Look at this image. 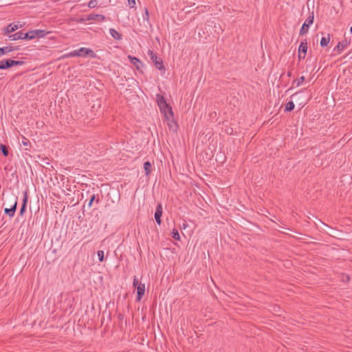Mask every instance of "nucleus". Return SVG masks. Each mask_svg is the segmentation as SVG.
<instances>
[{"label":"nucleus","mask_w":352,"mask_h":352,"mask_svg":"<svg viewBox=\"0 0 352 352\" xmlns=\"http://www.w3.org/2000/svg\"><path fill=\"white\" fill-rule=\"evenodd\" d=\"M305 56H306V54H303V53H300V52H298V58H299L300 59H303V58H305Z\"/></svg>","instance_id":"32"},{"label":"nucleus","mask_w":352,"mask_h":352,"mask_svg":"<svg viewBox=\"0 0 352 352\" xmlns=\"http://www.w3.org/2000/svg\"><path fill=\"white\" fill-rule=\"evenodd\" d=\"M307 51V41L305 40L300 43V45L298 47V52L303 53V54H306Z\"/></svg>","instance_id":"13"},{"label":"nucleus","mask_w":352,"mask_h":352,"mask_svg":"<svg viewBox=\"0 0 352 352\" xmlns=\"http://www.w3.org/2000/svg\"><path fill=\"white\" fill-rule=\"evenodd\" d=\"M314 19V12H312L303 23L300 30V35H304L308 32L309 27L313 23Z\"/></svg>","instance_id":"4"},{"label":"nucleus","mask_w":352,"mask_h":352,"mask_svg":"<svg viewBox=\"0 0 352 352\" xmlns=\"http://www.w3.org/2000/svg\"><path fill=\"white\" fill-rule=\"evenodd\" d=\"M128 58L129 59L131 63L137 69H140L142 63L138 58L133 57L132 56H128Z\"/></svg>","instance_id":"8"},{"label":"nucleus","mask_w":352,"mask_h":352,"mask_svg":"<svg viewBox=\"0 0 352 352\" xmlns=\"http://www.w3.org/2000/svg\"><path fill=\"white\" fill-rule=\"evenodd\" d=\"M105 19V16L102 14H89L87 16L85 19H81V21L87 20V21H102Z\"/></svg>","instance_id":"5"},{"label":"nucleus","mask_w":352,"mask_h":352,"mask_svg":"<svg viewBox=\"0 0 352 352\" xmlns=\"http://www.w3.org/2000/svg\"><path fill=\"white\" fill-rule=\"evenodd\" d=\"M329 41H330V35H329V34H328L327 36H324L321 38L320 45L322 47H325L328 45Z\"/></svg>","instance_id":"17"},{"label":"nucleus","mask_w":352,"mask_h":352,"mask_svg":"<svg viewBox=\"0 0 352 352\" xmlns=\"http://www.w3.org/2000/svg\"><path fill=\"white\" fill-rule=\"evenodd\" d=\"M305 80V77L304 76H301L300 78H299L298 80H297V82H296V86H300L303 82Z\"/></svg>","instance_id":"27"},{"label":"nucleus","mask_w":352,"mask_h":352,"mask_svg":"<svg viewBox=\"0 0 352 352\" xmlns=\"http://www.w3.org/2000/svg\"><path fill=\"white\" fill-rule=\"evenodd\" d=\"M19 26H15V23H11L10 24L7 28H6V32L7 33H11L16 30Z\"/></svg>","instance_id":"20"},{"label":"nucleus","mask_w":352,"mask_h":352,"mask_svg":"<svg viewBox=\"0 0 352 352\" xmlns=\"http://www.w3.org/2000/svg\"><path fill=\"white\" fill-rule=\"evenodd\" d=\"M347 45V41H343L342 42H339L337 46L335 47L334 50H337L340 54Z\"/></svg>","instance_id":"12"},{"label":"nucleus","mask_w":352,"mask_h":352,"mask_svg":"<svg viewBox=\"0 0 352 352\" xmlns=\"http://www.w3.org/2000/svg\"><path fill=\"white\" fill-rule=\"evenodd\" d=\"M137 292H138V296L137 300H140L142 298V296L144 294L145 292V285L144 284L140 283L137 286Z\"/></svg>","instance_id":"9"},{"label":"nucleus","mask_w":352,"mask_h":352,"mask_svg":"<svg viewBox=\"0 0 352 352\" xmlns=\"http://www.w3.org/2000/svg\"><path fill=\"white\" fill-rule=\"evenodd\" d=\"M66 57L84 56L83 54H80L78 50H74L65 55Z\"/></svg>","instance_id":"18"},{"label":"nucleus","mask_w":352,"mask_h":352,"mask_svg":"<svg viewBox=\"0 0 352 352\" xmlns=\"http://www.w3.org/2000/svg\"><path fill=\"white\" fill-rule=\"evenodd\" d=\"M222 31H223V30H222L221 28V27H219V31L218 32L219 33V32H222Z\"/></svg>","instance_id":"34"},{"label":"nucleus","mask_w":352,"mask_h":352,"mask_svg":"<svg viewBox=\"0 0 352 352\" xmlns=\"http://www.w3.org/2000/svg\"><path fill=\"white\" fill-rule=\"evenodd\" d=\"M0 150L1 151V152L4 156L8 155V148L6 146H5L3 144H0Z\"/></svg>","instance_id":"23"},{"label":"nucleus","mask_w":352,"mask_h":352,"mask_svg":"<svg viewBox=\"0 0 352 352\" xmlns=\"http://www.w3.org/2000/svg\"><path fill=\"white\" fill-rule=\"evenodd\" d=\"M44 36V31L41 30H35L29 32L23 33L18 32L14 34L9 36L10 41H16L19 39H28L31 40L36 37H43Z\"/></svg>","instance_id":"1"},{"label":"nucleus","mask_w":352,"mask_h":352,"mask_svg":"<svg viewBox=\"0 0 352 352\" xmlns=\"http://www.w3.org/2000/svg\"><path fill=\"white\" fill-rule=\"evenodd\" d=\"M172 237L174 239H175V240H179L180 239V236H179V232H178V231L176 229H173V230L172 232Z\"/></svg>","instance_id":"24"},{"label":"nucleus","mask_w":352,"mask_h":352,"mask_svg":"<svg viewBox=\"0 0 352 352\" xmlns=\"http://www.w3.org/2000/svg\"><path fill=\"white\" fill-rule=\"evenodd\" d=\"M96 5V0H91L89 2L88 6L90 8H94Z\"/></svg>","instance_id":"28"},{"label":"nucleus","mask_w":352,"mask_h":352,"mask_svg":"<svg viewBox=\"0 0 352 352\" xmlns=\"http://www.w3.org/2000/svg\"><path fill=\"white\" fill-rule=\"evenodd\" d=\"M95 199H96V195H93L91 197L90 201H89V204H88L89 207H91V206L92 203H93V201L95 200Z\"/></svg>","instance_id":"29"},{"label":"nucleus","mask_w":352,"mask_h":352,"mask_svg":"<svg viewBox=\"0 0 352 352\" xmlns=\"http://www.w3.org/2000/svg\"><path fill=\"white\" fill-rule=\"evenodd\" d=\"M10 59H3L0 62V69H6L12 67Z\"/></svg>","instance_id":"11"},{"label":"nucleus","mask_w":352,"mask_h":352,"mask_svg":"<svg viewBox=\"0 0 352 352\" xmlns=\"http://www.w3.org/2000/svg\"><path fill=\"white\" fill-rule=\"evenodd\" d=\"M128 3L131 8H133L135 5V0H128Z\"/></svg>","instance_id":"30"},{"label":"nucleus","mask_w":352,"mask_h":352,"mask_svg":"<svg viewBox=\"0 0 352 352\" xmlns=\"http://www.w3.org/2000/svg\"><path fill=\"white\" fill-rule=\"evenodd\" d=\"M157 101L159 108L166 119L168 120L173 119V112L172 108L166 103L165 98L162 96L157 95Z\"/></svg>","instance_id":"2"},{"label":"nucleus","mask_w":352,"mask_h":352,"mask_svg":"<svg viewBox=\"0 0 352 352\" xmlns=\"http://www.w3.org/2000/svg\"><path fill=\"white\" fill-rule=\"evenodd\" d=\"M80 54H83L84 56H89L90 57L94 58L96 57V54L92 50L86 48V47H81L78 49Z\"/></svg>","instance_id":"7"},{"label":"nucleus","mask_w":352,"mask_h":352,"mask_svg":"<svg viewBox=\"0 0 352 352\" xmlns=\"http://www.w3.org/2000/svg\"><path fill=\"white\" fill-rule=\"evenodd\" d=\"M294 109V104L292 101H289L287 103L285 107V111H290Z\"/></svg>","instance_id":"22"},{"label":"nucleus","mask_w":352,"mask_h":352,"mask_svg":"<svg viewBox=\"0 0 352 352\" xmlns=\"http://www.w3.org/2000/svg\"><path fill=\"white\" fill-rule=\"evenodd\" d=\"M148 54L149 55L151 60L154 63L155 67L160 70H165V68L163 65L162 60L159 58L156 54H155L153 51L148 50Z\"/></svg>","instance_id":"3"},{"label":"nucleus","mask_w":352,"mask_h":352,"mask_svg":"<svg viewBox=\"0 0 352 352\" xmlns=\"http://www.w3.org/2000/svg\"><path fill=\"white\" fill-rule=\"evenodd\" d=\"M10 63L12 64V66H16V65H21L23 64V62L20 61V60H11Z\"/></svg>","instance_id":"26"},{"label":"nucleus","mask_w":352,"mask_h":352,"mask_svg":"<svg viewBox=\"0 0 352 352\" xmlns=\"http://www.w3.org/2000/svg\"><path fill=\"white\" fill-rule=\"evenodd\" d=\"M109 33L111 36L116 40H120L122 38L121 34L113 28L109 29Z\"/></svg>","instance_id":"14"},{"label":"nucleus","mask_w":352,"mask_h":352,"mask_svg":"<svg viewBox=\"0 0 352 352\" xmlns=\"http://www.w3.org/2000/svg\"><path fill=\"white\" fill-rule=\"evenodd\" d=\"M351 32L352 33V27L351 28Z\"/></svg>","instance_id":"35"},{"label":"nucleus","mask_w":352,"mask_h":352,"mask_svg":"<svg viewBox=\"0 0 352 352\" xmlns=\"http://www.w3.org/2000/svg\"><path fill=\"white\" fill-rule=\"evenodd\" d=\"M98 259L100 262L103 261L104 260V252L102 250H99L97 252Z\"/></svg>","instance_id":"25"},{"label":"nucleus","mask_w":352,"mask_h":352,"mask_svg":"<svg viewBox=\"0 0 352 352\" xmlns=\"http://www.w3.org/2000/svg\"><path fill=\"white\" fill-rule=\"evenodd\" d=\"M143 23L144 25L146 28L148 25H150L149 21V14L148 11L146 8H145V13L143 16Z\"/></svg>","instance_id":"16"},{"label":"nucleus","mask_w":352,"mask_h":352,"mask_svg":"<svg viewBox=\"0 0 352 352\" xmlns=\"http://www.w3.org/2000/svg\"><path fill=\"white\" fill-rule=\"evenodd\" d=\"M13 49L10 47H0V56L3 54H8L12 52Z\"/></svg>","instance_id":"21"},{"label":"nucleus","mask_w":352,"mask_h":352,"mask_svg":"<svg viewBox=\"0 0 352 352\" xmlns=\"http://www.w3.org/2000/svg\"><path fill=\"white\" fill-rule=\"evenodd\" d=\"M162 205L160 204L157 205V208H156V210H155V221L157 222V223L158 225H160L161 224V217H162Z\"/></svg>","instance_id":"6"},{"label":"nucleus","mask_w":352,"mask_h":352,"mask_svg":"<svg viewBox=\"0 0 352 352\" xmlns=\"http://www.w3.org/2000/svg\"><path fill=\"white\" fill-rule=\"evenodd\" d=\"M27 201H28V195H27V192H25L24 197H23V205H22V207L21 208V210H20V214L21 215H23V213L25 211Z\"/></svg>","instance_id":"15"},{"label":"nucleus","mask_w":352,"mask_h":352,"mask_svg":"<svg viewBox=\"0 0 352 352\" xmlns=\"http://www.w3.org/2000/svg\"><path fill=\"white\" fill-rule=\"evenodd\" d=\"M144 168L146 175H149L151 172V164L149 162L144 163Z\"/></svg>","instance_id":"19"},{"label":"nucleus","mask_w":352,"mask_h":352,"mask_svg":"<svg viewBox=\"0 0 352 352\" xmlns=\"http://www.w3.org/2000/svg\"><path fill=\"white\" fill-rule=\"evenodd\" d=\"M16 205H17V201L15 199L14 201L13 206L10 208H6L5 212L7 214H8L10 217H13L15 213V211H16Z\"/></svg>","instance_id":"10"},{"label":"nucleus","mask_w":352,"mask_h":352,"mask_svg":"<svg viewBox=\"0 0 352 352\" xmlns=\"http://www.w3.org/2000/svg\"><path fill=\"white\" fill-rule=\"evenodd\" d=\"M298 95H299V93H296V94H295L292 95V97L293 98H294L295 100H296V98L298 96Z\"/></svg>","instance_id":"33"},{"label":"nucleus","mask_w":352,"mask_h":352,"mask_svg":"<svg viewBox=\"0 0 352 352\" xmlns=\"http://www.w3.org/2000/svg\"><path fill=\"white\" fill-rule=\"evenodd\" d=\"M133 285L134 287H136L138 286L139 284H138V280L137 278H134L133 279Z\"/></svg>","instance_id":"31"}]
</instances>
